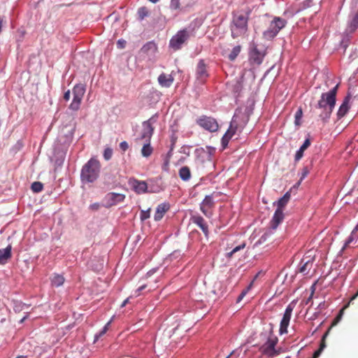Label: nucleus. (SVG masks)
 <instances>
[{
    "mask_svg": "<svg viewBox=\"0 0 358 358\" xmlns=\"http://www.w3.org/2000/svg\"><path fill=\"white\" fill-rule=\"evenodd\" d=\"M252 13L250 7H246L240 12L234 14L231 25V36L236 38L245 34L248 29L249 16Z\"/></svg>",
    "mask_w": 358,
    "mask_h": 358,
    "instance_id": "obj_1",
    "label": "nucleus"
},
{
    "mask_svg": "<svg viewBox=\"0 0 358 358\" xmlns=\"http://www.w3.org/2000/svg\"><path fill=\"white\" fill-rule=\"evenodd\" d=\"M101 164L96 158H91L83 166L81 170V180L86 182H93L95 181L100 173Z\"/></svg>",
    "mask_w": 358,
    "mask_h": 358,
    "instance_id": "obj_2",
    "label": "nucleus"
},
{
    "mask_svg": "<svg viewBox=\"0 0 358 358\" xmlns=\"http://www.w3.org/2000/svg\"><path fill=\"white\" fill-rule=\"evenodd\" d=\"M287 22L285 20L280 17H275L271 22L268 29L264 31V37L267 40L273 39L277 36L279 31L285 27Z\"/></svg>",
    "mask_w": 358,
    "mask_h": 358,
    "instance_id": "obj_3",
    "label": "nucleus"
},
{
    "mask_svg": "<svg viewBox=\"0 0 358 358\" xmlns=\"http://www.w3.org/2000/svg\"><path fill=\"white\" fill-rule=\"evenodd\" d=\"M283 219L284 213L282 209H276L270 222V228L261 236L260 241L263 242L266 241L268 238L273 234L274 231Z\"/></svg>",
    "mask_w": 358,
    "mask_h": 358,
    "instance_id": "obj_4",
    "label": "nucleus"
},
{
    "mask_svg": "<svg viewBox=\"0 0 358 358\" xmlns=\"http://www.w3.org/2000/svg\"><path fill=\"white\" fill-rule=\"evenodd\" d=\"M85 93V87L83 84H77L73 88V101L69 105V109L73 111L79 110L82 99Z\"/></svg>",
    "mask_w": 358,
    "mask_h": 358,
    "instance_id": "obj_5",
    "label": "nucleus"
},
{
    "mask_svg": "<svg viewBox=\"0 0 358 358\" xmlns=\"http://www.w3.org/2000/svg\"><path fill=\"white\" fill-rule=\"evenodd\" d=\"M278 343V338L275 335H270L264 344L260 348L261 351L265 355L274 357L280 354L278 350H275V346Z\"/></svg>",
    "mask_w": 358,
    "mask_h": 358,
    "instance_id": "obj_6",
    "label": "nucleus"
},
{
    "mask_svg": "<svg viewBox=\"0 0 358 358\" xmlns=\"http://www.w3.org/2000/svg\"><path fill=\"white\" fill-rule=\"evenodd\" d=\"M338 87V85H336L329 92L322 93L320 99L317 101V103H322V107L326 108L327 106H329L331 113H332L336 104V96Z\"/></svg>",
    "mask_w": 358,
    "mask_h": 358,
    "instance_id": "obj_7",
    "label": "nucleus"
},
{
    "mask_svg": "<svg viewBox=\"0 0 358 358\" xmlns=\"http://www.w3.org/2000/svg\"><path fill=\"white\" fill-rule=\"evenodd\" d=\"M196 124L203 129L210 132H215L218 130L219 124L217 120L206 115H201L196 120Z\"/></svg>",
    "mask_w": 358,
    "mask_h": 358,
    "instance_id": "obj_8",
    "label": "nucleus"
},
{
    "mask_svg": "<svg viewBox=\"0 0 358 358\" xmlns=\"http://www.w3.org/2000/svg\"><path fill=\"white\" fill-rule=\"evenodd\" d=\"M189 37V35L187 30L183 29L179 31L171 38L169 45L174 50H178L181 48L182 45L188 40Z\"/></svg>",
    "mask_w": 358,
    "mask_h": 358,
    "instance_id": "obj_9",
    "label": "nucleus"
},
{
    "mask_svg": "<svg viewBox=\"0 0 358 358\" xmlns=\"http://www.w3.org/2000/svg\"><path fill=\"white\" fill-rule=\"evenodd\" d=\"M313 115L317 116L322 122H327L331 116L330 107H322L321 103H317L310 110Z\"/></svg>",
    "mask_w": 358,
    "mask_h": 358,
    "instance_id": "obj_10",
    "label": "nucleus"
},
{
    "mask_svg": "<svg viewBox=\"0 0 358 358\" xmlns=\"http://www.w3.org/2000/svg\"><path fill=\"white\" fill-rule=\"evenodd\" d=\"M125 195L123 194L109 192L106 194L103 200V206L107 208L124 201Z\"/></svg>",
    "mask_w": 358,
    "mask_h": 358,
    "instance_id": "obj_11",
    "label": "nucleus"
},
{
    "mask_svg": "<svg viewBox=\"0 0 358 358\" xmlns=\"http://www.w3.org/2000/svg\"><path fill=\"white\" fill-rule=\"evenodd\" d=\"M248 120L249 116L246 113H235L230 124L232 125V127L235 128L238 132H241L248 124Z\"/></svg>",
    "mask_w": 358,
    "mask_h": 358,
    "instance_id": "obj_12",
    "label": "nucleus"
},
{
    "mask_svg": "<svg viewBox=\"0 0 358 358\" xmlns=\"http://www.w3.org/2000/svg\"><path fill=\"white\" fill-rule=\"evenodd\" d=\"M215 202L212 195H207L200 203V210L203 214L208 218L212 217L213 215V208Z\"/></svg>",
    "mask_w": 358,
    "mask_h": 358,
    "instance_id": "obj_13",
    "label": "nucleus"
},
{
    "mask_svg": "<svg viewBox=\"0 0 358 358\" xmlns=\"http://www.w3.org/2000/svg\"><path fill=\"white\" fill-rule=\"evenodd\" d=\"M293 309H294V306L292 303L289 304L287 306L285 311L284 313L282 319L280 322V329H279V332L280 334H284L287 333V327L289 324V321L291 319Z\"/></svg>",
    "mask_w": 358,
    "mask_h": 358,
    "instance_id": "obj_14",
    "label": "nucleus"
},
{
    "mask_svg": "<svg viewBox=\"0 0 358 358\" xmlns=\"http://www.w3.org/2000/svg\"><path fill=\"white\" fill-rule=\"evenodd\" d=\"M196 78L203 82L208 77L207 66L203 59L199 60L196 69Z\"/></svg>",
    "mask_w": 358,
    "mask_h": 358,
    "instance_id": "obj_15",
    "label": "nucleus"
},
{
    "mask_svg": "<svg viewBox=\"0 0 358 358\" xmlns=\"http://www.w3.org/2000/svg\"><path fill=\"white\" fill-rule=\"evenodd\" d=\"M194 3V0H171V8L175 10H184L192 6Z\"/></svg>",
    "mask_w": 358,
    "mask_h": 358,
    "instance_id": "obj_16",
    "label": "nucleus"
},
{
    "mask_svg": "<svg viewBox=\"0 0 358 358\" xmlns=\"http://www.w3.org/2000/svg\"><path fill=\"white\" fill-rule=\"evenodd\" d=\"M129 184L135 192L138 194L145 193L148 191V185L145 181L132 179L129 180Z\"/></svg>",
    "mask_w": 358,
    "mask_h": 358,
    "instance_id": "obj_17",
    "label": "nucleus"
},
{
    "mask_svg": "<svg viewBox=\"0 0 358 358\" xmlns=\"http://www.w3.org/2000/svg\"><path fill=\"white\" fill-rule=\"evenodd\" d=\"M190 220L194 224H196L202 230L206 236L208 235V224L201 215H194L191 217Z\"/></svg>",
    "mask_w": 358,
    "mask_h": 358,
    "instance_id": "obj_18",
    "label": "nucleus"
},
{
    "mask_svg": "<svg viewBox=\"0 0 358 358\" xmlns=\"http://www.w3.org/2000/svg\"><path fill=\"white\" fill-rule=\"evenodd\" d=\"M152 119L145 121L143 123V131L141 134V138L145 139L146 141H150V139L153 134L154 128L152 126Z\"/></svg>",
    "mask_w": 358,
    "mask_h": 358,
    "instance_id": "obj_19",
    "label": "nucleus"
},
{
    "mask_svg": "<svg viewBox=\"0 0 358 358\" xmlns=\"http://www.w3.org/2000/svg\"><path fill=\"white\" fill-rule=\"evenodd\" d=\"M170 205L169 203H162L157 206L155 215L154 219L155 221H159L161 220L164 214L169 210Z\"/></svg>",
    "mask_w": 358,
    "mask_h": 358,
    "instance_id": "obj_20",
    "label": "nucleus"
},
{
    "mask_svg": "<svg viewBox=\"0 0 358 358\" xmlns=\"http://www.w3.org/2000/svg\"><path fill=\"white\" fill-rule=\"evenodd\" d=\"M157 50V45L152 41H149L141 48L140 53L147 56H151L154 55Z\"/></svg>",
    "mask_w": 358,
    "mask_h": 358,
    "instance_id": "obj_21",
    "label": "nucleus"
},
{
    "mask_svg": "<svg viewBox=\"0 0 358 358\" xmlns=\"http://www.w3.org/2000/svg\"><path fill=\"white\" fill-rule=\"evenodd\" d=\"M264 55L254 48L250 53V60L252 63L259 65L262 63Z\"/></svg>",
    "mask_w": 358,
    "mask_h": 358,
    "instance_id": "obj_22",
    "label": "nucleus"
},
{
    "mask_svg": "<svg viewBox=\"0 0 358 358\" xmlns=\"http://www.w3.org/2000/svg\"><path fill=\"white\" fill-rule=\"evenodd\" d=\"M174 78L170 74L161 73L158 77V82L162 87H169L173 83Z\"/></svg>",
    "mask_w": 358,
    "mask_h": 358,
    "instance_id": "obj_23",
    "label": "nucleus"
},
{
    "mask_svg": "<svg viewBox=\"0 0 358 358\" xmlns=\"http://www.w3.org/2000/svg\"><path fill=\"white\" fill-rule=\"evenodd\" d=\"M236 132L238 131L235 129V128L232 127V125L230 124L229 129L222 138V145L223 148H226L227 147L230 139Z\"/></svg>",
    "mask_w": 358,
    "mask_h": 358,
    "instance_id": "obj_24",
    "label": "nucleus"
},
{
    "mask_svg": "<svg viewBox=\"0 0 358 358\" xmlns=\"http://www.w3.org/2000/svg\"><path fill=\"white\" fill-rule=\"evenodd\" d=\"M12 247L8 245L6 248L0 250V264H5L11 257Z\"/></svg>",
    "mask_w": 358,
    "mask_h": 358,
    "instance_id": "obj_25",
    "label": "nucleus"
},
{
    "mask_svg": "<svg viewBox=\"0 0 358 358\" xmlns=\"http://www.w3.org/2000/svg\"><path fill=\"white\" fill-rule=\"evenodd\" d=\"M350 100V96L348 95L347 96L343 103L341 104V106H340L338 110V113H337V115L338 117V118H341L343 117V116H345V115L347 113V112L349 110V101Z\"/></svg>",
    "mask_w": 358,
    "mask_h": 358,
    "instance_id": "obj_26",
    "label": "nucleus"
},
{
    "mask_svg": "<svg viewBox=\"0 0 358 358\" xmlns=\"http://www.w3.org/2000/svg\"><path fill=\"white\" fill-rule=\"evenodd\" d=\"M301 263L303 265L300 267L299 272L303 275H306L313 267V260L309 259L304 262V259H302Z\"/></svg>",
    "mask_w": 358,
    "mask_h": 358,
    "instance_id": "obj_27",
    "label": "nucleus"
},
{
    "mask_svg": "<svg viewBox=\"0 0 358 358\" xmlns=\"http://www.w3.org/2000/svg\"><path fill=\"white\" fill-rule=\"evenodd\" d=\"M178 174H179V176L180 178L184 180V181H187L190 179L191 178V171H190V169L188 166H182L181 167L180 169H179V172H178Z\"/></svg>",
    "mask_w": 358,
    "mask_h": 358,
    "instance_id": "obj_28",
    "label": "nucleus"
},
{
    "mask_svg": "<svg viewBox=\"0 0 358 358\" xmlns=\"http://www.w3.org/2000/svg\"><path fill=\"white\" fill-rule=\"evenodd\" d=\"M310 141L306 139L295 155V160L299 161L303 155V152L310 146Z\"/></svg>",
    "mask_w": 358,
    "mask_h": 358,
    "instance_id": "obj_29",
    "label": "nucleus"
},
{
    "mask_svg": "<svg viewBox=\"0 0 358 358\" xmlns=\"http://www.w3.org/2000/svg\"><path fill=\"white\" fill-rule=\"evenodd\" d=\"M329 329L323 335L322 338V340H321V343H320V348L317 350H316L314 353H313V357L312 358H317L320 357V355H321L322 350L325 348L326 347V343H325V339L329 334Z\"/></svg>",
    "mask_w": 358,
    "mask_h": 358,
    "instance_id": "obj_30",
    "label": "nucleus"
},
{
    "mask_svg": "<svg viewBox=\"0 0 358 358\" xmlns=\"http://www.w3.org/2000/svg\"><path fill=\"white\" fill-rule=\"evenodd\" d=\"M290 199V194L289 192H287L284 194L282 197H281L278 201V208L277 209H282L285 208V206L288 203L289 200Z\"/></svg>",
    "mask_w": 358,
    "mask_h": 358,
    "instance_id": "obj_31",
    "label": "nucleus"
},
{
    "mask_svg": "<svg viewBox=\"0 0 358 358\" xmlns=\"http://www.w3.org/2000/svg\"><path fill=\"white\" fill-rule=\"evenodd\" d=\"M64 278L59 274H56L51 280L52 285L55 287H59L64 282Z\"/></svg>",
    "mask_w": 358,
    "mask_h": 358,
    "instance_id": "obj_32",
    "label": "nucleus"
},
{
    "mask_svg": "<svg viewBox=\"0 0 358 358\" xmlns=\"http://www.w3.org/2000/svg\"><path fill=\"white\" fill-rule=\"evenodd\" d=\"M153 149L150 146V142L145 144L141 149V154L145 157H150L152 153Z\"/></svg>",
    "mask_w": 358,
    "mask_h": 358,
    "instance_id": "obj_33",
    "label": "nucleus"
},
{
    "mask_svg": "<svg viewBox=\"0 0 358 358\" xmlns=\"http://www.w3.org/2000/svg\"><path fill=\"white\" fill-rule=\"evenodd\" d=\"M150 12L148 8L143 6L138 10V17L140 20H143L145 17L149 16Z\"/></svg>",
    "mask_w": 358,
    "mask_h": 358,
    "instance_id": "obj_34",
    "label": "nucleus"
},
{
    "mask_svg": "<svg viewBox=\"0 0 358 358\" xmlns=\"http://www.w3.org/2000/svg\"><path fill=\"white\" fill-rule=\"evenodd\" d=\"M241 50V45L235 46L231 51L230 54L229 55V59L231 61H234L237 57V56L239 55Z\"/></svg>",
    "mask_w": 358,
    "mask_h": 358,
    "instance_id": "obj_35",
    "label": "nucleus"
},
{
    "mask_svg": "<svg viewBox=\"0 0 358 358\" xmlns=\"http://www.w3.org/2000/svg\"><path fill=\"white\" fill-rule=\"evenodd\" d=\"M31 190L35 193L41 192L43 189V185L41 182H34L31 185Z\"/></svg>",
    "mask_w": 358,
    "mask_h": 358,
    "instance_id": "obj_36",
    "label": "nucleus"
},
{
    "mask_svg": "<svg viewBox=\"0 0 358 358\" xmlns=\"http://www.w3.org/2000/svg\"><path fill=\"white\" fill-rule=\"evenodd\" d=\"M348 306V305H346L345 306H344L340 311H339V313L338 315L336 317V318L334 319V320L332 322V324L331 326H334V325H336L337 323L340 321V320L341 319L342 316H343V312H344V310L345 308H346Z\"/></svg>",
    "mask_w": 358,
    "mask_h": 358,
    "instance_id": "obj_37",
    "label": "nucleus"
},
{
    "mask_svg": "<svg viewBox=\"0 0 358 358\" xmlns=\"http://www.w3.org/2000/svg\"><path fill=\"white\" fill-rule=\"evenodd\" d=\"M150 216V208L147 210H141L140 214V218L141 221H145L148 219Z\"/></svg>",
    "mask_w": 358,
    "mask_h": 358,
    "instance_id": "obj_38",
    "label": "nucleus"
},
{
    "mask_svg": "<svg viewBox=\"0 0 358 358\" xmlns=\"http://www.w3.org/2000/svg\"><path fill=\"white\" fill-rule=\"evenodd\" d=\"M110 323L111 320H110L106 324V325L103 327V329L99 333V334L96 335V339H98L99 338H100L106 333V331L108 330Z\"/></svg>",
    "mask_w": 358,
    "mask_h": 358,
    "instance_id": "obj_39",
    "label": "nucleus"
},
{
    "mask_svg": "<svg viewBox=\"0 0 358 358\" xmlns=\"http://www.w3.org/2000/svg\"><path fill=\"white\" fill-rule=\"evenodd\" d=\"M302 115H303L302 109L299 108L295 113V122H295L296 125L301 124L300 120L302 117Z\"/></svg>",
    "mask_w": 358,
    "mask_h": 358,
    "instance_id": "obj_40",
    "label": "nucleus"
},
{
    "mask_svg": "<svg viewBox=\"0 0 358 358\" xmlns=\"http://www.w3.org/2000/svg\"><path fill=\"white\" fill-rule=\"evenodd\" d=\"M113 150L112 149L107 148L104 150L103 157L106 160H109L112 157Z\"/></svg>",
    "mask_w": 358,
    "mask_h": 358,
    "instance_id": "obj_41",
    "label": "nucleus"
},
{
    "mask_svg": "<svg viewBox=\"0 0 358 358\" xmlns=\"http://www.w3.org/2000/svg\"><path fill=\"white\" fill-rule=\"evenodd\" d=\"M351 27L354 29H356L358 27V11L355 15L354 17L352 18L350 24Z\"/></svg>",
    "mask_w": 358,
    "mask_h": 358,
    "instance_id": "obj_42",
    "label": "nucleus"
},
{
    "mask_svg": "<svg viewBox=\"0 0 358 358\" xmlns=\"http://www.w3.org/2000/svg\"><path fill=\"white\" fill-rule=\"evenodd\" d=\"M252 285H253V282H252L249 285V286L247 287V289H246L243 290V291L241 292V294H240V296H238V300H237V301H238H238H240L241 300H242V299H243V298L245 296V294H247L248 291V290L252 287Z\"/></svg>",
    "mask_w": 358,
    "mask_h": 358,
    "instance_id": "obj_43",
    "label": "nucleus"
},
{
    "mask_svg": "<svg viewBox=\"0 0 358 358\" xmlns=\"http://www.w3.org/2000/svg\"><path fill=\"white\" fill-rule=\"evenodd\" d=\"M245 244H242L238 246H236L230 252L228 253V256L231 257L233 255V254H234L237 251H239L240 250L243 249L245 248Z\"/></svg>",
    "mask_w": 358,
    "mask_h": 358,
    "instance_id": "obj_44",
    "label": "nucleus"
},
{
    "mask_svg": "<svg viewBox=\"0 0 358 358\" xmlns=\"http://www.w3.org/2000/svg\"><path fill=\"white\" fill-rule=\"evenodd\" d=\"M120 148L123 151L125 152L129 148V144L127 141H122L120 143Z\"/></svg>",
    "mask_w": 358,
    "mask_h": 358,
    "instance_id": "obj_45",
    "label": "nucleus"
},
{
    "mask_svg": "<svg viewBox=\"0 0 358 358\" xmlns=\"http://www.w3.org/2000/svg\"><path fill=\"white\" fill-rule=\"evenodd\" d=\"M100 208V204L99 203H94L90 206V209L92 210H98Z\"/></svg>",
    "mask_w": 358,
    "mask_h": 358,
    "instance_id": "obj_46",
    "label": "nucleus"
},
{
    "mask_svg": "<svg viewBox=\"0 0 358 358\" xmlns=\"http://www.w3.org/2000/svg\"><path fill=\"white\" fill-rule=\"evenodd\" d=\"M64 99L66 101H69L71 99V91L69 90H68L64 94V96H63Z\"/></svg>",
    "mask_w": 358,
    "mask_h": 358,
    "instance_id": "obj_47",
    "label": "nucleus"
},
{
    "mask_svg": "<svg viewBox=\"0 0 358 358\" xmlns=\"http://www.w3.org/2000/svg\"><path fill=\"white\" fill-rule=\"evenodd\" d=\"M169 159L167 158L166 159L164 164H163V169L164 171H167L169 169Z\"/></svg>",
    "mask_w": 358,
    "mask_h": 358,
    "instance_id": "obj_48",
    "label": "nucleus"
},
{
    "mask_svg": "<svg viewBox=\"0 0 358 358\" xmlns=\"http://www.w3.org/2000/svg\"><path fill=\"white\" fill-rule=\"evenodd\" d=\"M146 287L145 285L140 286L136 291V296H138L140 294V292L143 290Z\"/></svg>",
    "mask_w": 358,
    "mask_h": 358,
    "instance_id": "obj_49",
    "label": "nucleus"
},
{
    "mask_svg": "<svg viewBox=\"0 0 358 358\" xmlns=\"http://www.w3.org/2000/svg\"><path fill=\"white\" fill-rule=\"evenodd\" d=\"M125 43H126V42H125L124 41L119 40V41H117V45H118V47H119V48H124Z\"/></svg>",
    "mask_w": 358,
    "mask_h": 358,
    "instance_id": "obj_50",
    "label": "nucleus"
},
{
    "mask_svg": "<svg viewBox=\"0 0 358 358\" xmlns=\"http://www.w3.org/2000/svg\"><path fill=\"white\" fill-rule=\"evenodd\" d=\"M308 173V171L307 168H304L303 169V173H302V176L301 178V180H303L307 176Z\"/></svg>",
    "mask_w": 358,
    "mask_h": 358,
    "instance_id": "obj_51",
    "label": "nucleus"
},
{
    "mask_svg": "<svg viewBox=\"0 0 358 358\" xmlns=\"http://www.w3.org/2000/svg\"><path fill=\"white\" fill-rule=\"evenodd\" d=\"M129 298L126 299L122 302V303L121 304V308L124 307V306H125L129 303Z\"/></svg>",
    "mask_w": 358,
    "mask_h": 358,
    "instance_id": "obj_52",
    "label": "nucleus"
},
{
    "mask_svg": "<svg viewBox=\"0 0 358 358\" xmlns=\"http://www.w3.org/2000/svg\"><path fill=\"white\" fill-rule=\"evenodd\" d=\"M357 296H358V291H357V292H356V294H355V295L351 298V299H350V301L349 303H350L352 301H353L354 299H355Z\"/></svg>",
    "mask_w": 358,
    "mask_h": 358,
    "instance_id": "obj_53",
    "label": "nucleus"
},
{
    "mask_svg": "<svg viewBox=\"0 0 358 358\" xmlns=\"http://www.w3.org/2000/svg\"><path fill=\"white\" fill-rule=\"evenodd\" d=\"M28 315H27L26 316H24V317H22L20 321V323H22L24 322V321L28 317Z\"/></svg>",
    "mask_w": 358,
    "mask_h": 358,
    "instance_id": "obj_54",
    "label": "nucleus"
},
{
    "mask_svg": "<svg viewBox=\"0 0 358 358\" xmlns=\"http://www.w3.org/2000/svg\"><path fill=\"white\" fill-rule=\"evenodd\" d=\"M3 20L0 18V32L1 31Z\"/></svg>",
    "mask_w": 358,
    "mask_h": 358,
    "instance_id": "obj_55",
    "label": "nucleus"
},
{
    "mask_svg": "<svg viewBox=\"0 0 358 358\" xmlns=\"http://www.w3.org/2000/svg\"><path fill=\"white\" fill-rule=\"evenodd\" d=\"M352 237H350V238H348V241H347V243H346V245H347V244H348V243H350V242H352Z\"/></svg>",
    "mask_w": 358,
    "mask_h": 358,
    "instance_id": "obj_56",
    "label": "nucleus"
},
{
    "mask_svg": "<svg viewBox=\"0 0 358 358\" xmlns=\"http://www.w3.org/2000/svg\"><path fill=\"white\" fill-rule=\"evenodd\" d=\"M150 1H151L152 3H157L159 0H149Z\"/></svg>",
    "mask_w": 358,
    "mask_h": 358,
    "instance_id": "obj_57",
    "label": "nucleus"
},
{
    "mask_svg": "<svg viewBox=\"0 0 358 358\" xmlns=\"http://www.w3.org/2000/svg\"><path fill=\"white\" fill-rule=\"evenodd\" d=\"M16 358H26V357L20 355V356H17Z\"/></svg>",
    "mask_w": 358,
    "mask_h": 358,
    "instance_id": "obj_58",
    "label": "nucleus"
},
{
    "mask_svg": "<svg viewBox=\"0 0 358 358\" xmlns=\"http://www.w3.org/2000/svg\"><path fill=\"white\" fill-rule=\"evenodd\" d=\"M354 231H358V224L355 227Z\"/></svg>",
    "mask_w": 358,
    "mask_h": 358,
    "instance_id": "obj_59",
    "label": "nucleus"
},
{
    "mask_svg": "<svg viewBox=\"0 0 358 358\" xmlns=\"http://www.w3.org/2000/svg\"><path fill=\"white\" fill-rule=\"evenodd\" d=\"M233 352H231L227 357L231 358V356L232 355Z\"/></svg>",
    "mask_w": 358,
    "mask_h": 358,
    "instance_id": "obj_60",
    "label": "nucleus"
},
{
    "mask_svg": "<svg viewBox=\"0 0 358 358\" xmlns=\"http://www.w3.org/2000/svg\"><path fill=\"white\" fill-rule=\"evenodd\" d=\"M226 358H229V357H226Z\"/></svg>",
    "mask_w": 358,
    "mask_h": 358,
    "instance_id": "obj_61",
    "label": "nucleus"
}]
</instances>
